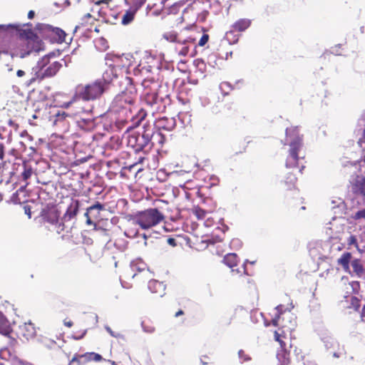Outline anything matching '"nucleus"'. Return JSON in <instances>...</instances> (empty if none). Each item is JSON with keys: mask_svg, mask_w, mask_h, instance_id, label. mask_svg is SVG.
I'll return each instance as SVG.
<instances>
[{"mask_svg": "<svg viewBox=\"0 0 365 365\" xmlns=\"http://www.w3.org/2000/svg\"><path fill=\"white\" fill-rule=\"evenodd\" d=\"M152 71V66H148L141 59L140 63L133 67V73L135 76L138 75H146Z\"/></svg>", "mask_w": 365, "mask_h": 365, "instance_id": "nucleus-20", "label": "nucleus"}, {"mask_svg": "<svg viewBox=\"0 0 365 365\" xmlns=\"http://www.w3.org/2000/svg\"><path fill=\"white\" fill-rule=\"evenodd\" d=\"M143 62L147 64L148 66H152V69L157 68H159V61L154 56L153 54H151L148 51H145L143 53V57L141 58Z\"/></svg>", "mask_w": 365, "mask_h": 365, "instance_id": "nucleus-21", "label": "nucleus"}, {"mask_svg": "<svg viewBox=\"0 0 365 365\" xmlns=\"http://www.w3.org/2000/svg\"><path fill=\"white\" fill-rule=\"evenodd\" d=\"M294 306L291 303L287 308L284 305L279 304L274 308V317L272 319L271 323L274 327L281 326L282 328L287 329L288 331L294 329L297 322L296 317L291 312Z\"/></svg>", "mask_w": 365, "mask_h": 365, "instance_id": "nucleus-4", "label": "nucleus"}, {"mask_svg": "<svg viewBox=\"0 0 365 365\" xmlns=\"http://www.w3.org/2000/svg\"><path fill=\"white\" fill-rule=\"evenodd\" d=\"M141 327L144 332L148 334H152L155 331V327L149 324H146L144 322L141 323Z\"/></svg>", "mask_w": 365, "mask_h": 365, "instance_id": "nucleus-41", "label": "nucleus"}, {"mask_svg": "<svg viewBox=\"0 0 365 365\" xmlns=\"http://www.w3.org/2000/svg\"><path fill=\"white\" fill-rule=\"evenodd\" d=\"M51 32L55 36L56 40L58 42L66 41V33L58 28H51Z\"/></svg>", "mask_w": 365, "mask_h": 365, "instance_id": "nucleus-27", "label": "nucleus"}, {"mask_svg": "<svg viewBox=\"0 0 365 365\" xmlns=\"http://www.w3.org/2000/svg\"><path fill=\"white\" fill-rule=\"evenodd\" d=\"M351 255L349 252L344 253L340 258L338 259V263L341 264L344 269L348 270L349 269V263L350 262Z\"/></svg>", "mask_w": 365, "mask_h": 365, "instance_id": "nucleus-26", "label": "nucleus"}, {"mask_svg": "<svg viewBox=\"0 0 365 365\" xmlns=\"http://www.w3.org/2000/svg\"><path fill=\"white\" fill-rule=\"evenodd\" d=\"M22 167H23V171L21 173V177H22V179L26 181L31 178L34 171H33L31 166H30L26 163H24L22 165Z\"/></svg>", "mask_w": 365, "mask_h": 365, "instance_id": "nucleus-30", "label": "nucleus"}, {"mask_svg": "<svg viewBox=\"0 0 365 365\" xmlns=\"http://www.w3.org/2000/svg\"><path fill=\"white\" fill-rule=\"evenodd\" d=\"M168 242L169 245H172V246H175V240L173 239V238H169L168 240Z\"/></svg>", "mask_w": 365, "mask_h": 365, "instance_id": "nucleus-56", "label": "nucleus"}, {"mask_svg": "<svg viewBox=\"0 0 365 365\" xmlns=\"http://www.w3.org/2000/svg\"><path fill=\"white\" fill-rule=\"evenodd\" d=\"M138 233V231L137 230L128 228L125 231V235L128 237H135Z\"/></svg>", "mask_w": 365, "mask_h": 365, "instance_id": "nucleus-42", "label": "nucleus"}, {"mask_svg": "<svg viewBox=\"0 0 365 365\" xmlns=\"http://www.w3.org/2000/svg\"><path fill=\"white\" fill-rule=\"evenodd\" d=\"M336 344V341H335L334 339H329L324 341V345H325L327 349H329L331 347H334Z\"/></svg>", "mask_w": 365, "mask_h": 365, "instance_id": "nucleus-45", "label": "nucleus"}, {"mask_svg": "<svg viewBox=\"0 0 365 365\" xmlns=\"http://www.w3.org/2000/svg\"><path fill=\"white\" fill-rule=\"evenodd\" d=\"M205 227H212L216 225V230H220L222 233L227 230V227L223 224L222 219H219L217 222L215 221V217L211 213L206 217L203 222Z\"/></svg>", "mask_w": 365, "mask_h": 365, "instance_id": "nucleus-17", "label": "nucleus"}, {"mask_svg": "<svg viewBox=\"0 0 365 365\" xmlns=\"http://www.w3.org/2000/svg\"><path fill=\"white\" fill-rule=\"evenodd\" d=\"M133 140H135L136 150H143L150 143V135L147 133H144L142 135L139 133L133 134L129 137L128 143H132Z\"/></svg>", "mask_w": 365, "mask_h": 365, "instance_id": "nucleus-14", "label": "nucleus"}, {"mask_svg": "<svg viewBox=\"0 0 365 365\" xmlns=\"http://www.w3.org/2000/svg\"><path fill=\"white\" fill-rule=\"evenodd\" d=\"M158 101V96L155 93H148L145 95V103L153 106V105L156 104Z\"/></svg>", "mask_w": 365, "mask_h": 365, "instance_id": "nucleus-28", "label": "nucleus"}, {"mask_svg": "<svg viewBox=\"0 0 365 365\" xmlns=\"http://www.w3.org/2000/svg\"><path fill=\"white\" fill-rule=\"evenodd\" d=\"M11 332V328L10 327L9 322L6 318L0 312V334L8 336V343L11 346H14L16 342L14 338L9 336V334Z\"/></svg>", "mask_w": 365, "mask_h": 365, "instance_id": "nucleus-15", "label": "nucleus"}, {"mask_svg": "<svg viewBox=\"0 0 365 365\" xmlns=\"http://www.w3.org/2000/svg\"><path fill=\"white\" fill-rule=\"evenodd\" d=\"M242 245V242L240 240L238 239H233L232 241H231V243H230V245L232 247H234V248H237L238 247H240Z\"/></svg>", "mask_w": 365, "mask_h": 365, "instance_id": "nucleus-47", "label": "nucleus"}, {"mask_svg": "<svg viewBox=\"0 0 365 365\" xmlns=\"http://www.w3.org/2000/svg\"><path fill=\"white\" fill-rule=\"evenodd\" d=\"M195 64L200 69H203L205 68V62L202 59H197L195 61Z\"/></svg>", "mask_w": 365, "mask_h": 365, "instance_id": "nucleus-49", "label": "nucleus"}, {"mask_svg": "<svg viewBox=\"0 0 365 365\" xmlns=\"http://www.w3.org/2000/svg\"><path fill=\"white\" fill-rule=\"evenodd\" d=\"M356 218H365V209L359 210L356 214Z\"/></svg>", "mask_w": 365, "mask_h": 365, "instance_id": "nucleus-51", "label": "nucleus"}, {"mask_svg": "<svg viewBox=\"0 0 365 365\" xmlns=\"http://www.w3.org/2000/svg\"><path fill=\"white\" fill-rule=\"evenodd\" d=\"M146 0H132L130 8L136 12L145 4Z\"/></svg>", "mask_w": 365, "mask_h": 365, "instance_id": "nucleus-38", "label": "nucleus"}, {"mask_svg": "<svg viewBox=\"0 0 365 365\" xmlns=\"http://www.w3.org/2000/svg\"><path fill=\"white\" fill-rule=\"evenodd\" d=\"M64 325L68 327H71L73 325V322L71 321H64Z\"/></svg>", "mask_w": 365, "mask_h": 365, "instance_id": "nucleus-58", "label": "nucleus"}, {"mask_svg": "<svg viewBox=\"0 0 365 365\" xmlns=\"http://www.w3.org/2000/svg\"><path fill=\"white\" fill-rule=\"evenodd\" d=\"M164 39L169 42H177L178 43V41H180V38H178L177 33L173 31L165 32L163 35Z\"/></svg>", "mask_w": 365, "mask_h": 365, "instance_id": "nucleus-31", "label": "nucleus"}, {"mask_svg": "<svg viewBox=\"0 0 365 365\" xmlns=\"http://www.w3.org/2000/svg\"><path fill=\"white\" fill-rule=\"evenodd\" d=\"M114 66L126 69V73H133L134 65V58L133 55L127 53L120 56H115L113 60Z\"/></svg>", "mask_w": 365, "mask_h": 365, "instance_id": "nucleus-10", "label": "nucleus"}, {"mask_svg": "<svg viewBox=\"0 0 365 365\" xmlns=\"http://www.w3.org/2000/svg\"><path fill=\"white\" fill-rule=\"evenodd\" d=\"M107 81L98 80L86 85H79L76 88V97L84 101L98 98L105 91Z\"/></svg>", "mask_w": 365, "mask_h": 365, "instance_id": "nucleus-5", "label": "nucleus"}, {"mask_svg": "<svg viewBox=\"0 0 365 365\" xmlns=\"http://www.w3.org/2000/svg\"><path fill=\"white\" fill-rule=\"evenodd\" d=\"M53 53L43 56L31 68L30 77L26 81V86H29L36 81H41L46 78L54 76L62 67V64L57 61H52Z\"/></svg>", "mask_w": 365, "mask_h": 365, "instance_id": "nucleus-1", "label": "nucleus"}, {"mask_svg": "<svg viewBox=\"0 0 365 365\" xmlns=\"http://www.w3.org/2000/svg\"><path fill=\"white\" fill-rule=\"evenodd\" d=\"M251 25V20L248 19H242L237 21L233 25V30L235 31L242 32L248 29Z\"/></svg>", "mask_w": 365, "mask_h": 365, "instance_id": "nucleus-22", "label": "nucleus"}, {"mask_svg": "<svg viewBox=\"0 0 365 365\" xmlns=\"http://www.w3.org/2000/svg\"><path fill=\"white\" fill-rule=\"evenodd\" d=\"M333 356H334V357H336V358H339V357H340V354H339V353H337V352H334V353L333 354Z\"/></svg>", "mask_w": 365, "mask_h": 365, "instance_id": "nucleus-63", "label": "nucleus"}, {"mask_svg": "<svg viewBox=\"0 0 365 365\" xmlns=\"http://www.w3.org/2000/svg\"><path fill=\"white\" fill-rule=\"evenodd\" d=\"M105 329L113 337H115V338L121 337V334L120 333L114 332L108 326H106Z\"/></svg>", "mask_w": 365, "mask_h": 365, "instance_id": "nucleus-46", "label": "nucleus"}, {"mask_svg": "<svg viewBox=\"0 0 365 365\" xmlns=\"http://www.w3.org/2000/svg\"><path fill=\"white\" fill-rule=\"evenodd\" d=\"M349 245L354 246L359 252L365 254V232L359 236L351 235L348 240Z\"/></svg>", "mask_w": 365, "mask_h": 365, "instance_id": "nucleus-16", "label": "nucleus"}, {"mask_svg": "<svg viewBox=\"0 0 365 365\" xmlns=\"http://www.w3.org/2000/svg\"><path fill=\"white\" fill-rule=\"evenodd\" d=\"M103 209H104L103 205L102 204H101L100 202H96L93 205L88 207V210H91L93 212L95 211H97L96 214L93 215V217H97L99 215L100 211L103 210Z\"/></svg>", "mask_w": 365, "mask_h": 365, "instance_id": "nucleus-39", "label": "nucleus"}, {"mask_svg": "<svg viewBox=\"0 0 365 365\" xmlns=\"http://www.w3.org/2000/svg\"><path fill=\"white\" fill-rule=\"evenodd\" d=\"M78 211V202H76L75 203L71 204L68 207L66 212L65 214V217H67L70 220L77 215Z\"/></svg>", "mask_w": 365, "mask_h": 365, "instance_id": "nucleus-25", "label": "nucleus"}, {"mask_svg": "<svg viewBox=\"0 0 365 365\" xmlns=\"http://www.w3.org/2000/svg\"><path fill=\"white\" fill-rule=\"evenodd\" d=\"M361 317L363 318V320L365 322V305L364 306L362 309Z\"/></svg>", "mask_w": 365, "mask_h": 365, "instance_id": "nucleus-62", "label": "nucleus"}, {"mask_svg": "<svg viewBox=\"0 0 365 365\" xmlns=\"http://www.w3.org/2000/svg\"><path fill=\"white\" fill-rule=\"evenodd\" d=\"M194 214L198 220H205L206 217L209 215V212H207L204 210L197 207L195 209Z\"/></svg>", "mask_w": 365, "mask_h": 365, "instance_id": "nucleus-36", "label": "nucleus"}, {"mask_svg": "<svg viewBox=\"0 0 365 365\" xmlns=\"http://www.w3.org/2000/svg\"><path fill=\"white\" fill-rule=\"evenodd\" d=\"M73 103H75V104H76V105H78V104H79V103H78V101H76V100H74L73 101H70V102H68V103H65V106L67 108V107L70 106H71V104H73Z\"/></svg>", "mask_w": 365, "mask_h": 365, "instance_id": "nucleus-57", "label": "nucleus"}, {"mask_svg": "<svg viewBox=\"0 0 365 365\" xmlns=\"http://www.w3.org/2000/svg\"><path fill=\"white\" fill-rule=\"evenodd\" d=\"M136 11L130 7L125 11L121 18V24L124 26L128 25L134 20Z\"/></svg>", "mask_w": 365, "mask_h": 365, "instance_id": "nucleus-23", "label": "nucleus"}, {"mask_svg": "<svg viewBox=\"0 0 365 365\" xmlns=\"http://www.w3.org/2000/svg\"><path fill=\"white\" fill-rule=\"evenodd\" d=\"M310 252L314 255V250L319 252V257H327L329 255L339 251L342 248V244L339 242V236L331 237L329 240L324 242H316L315 247L309 245Z\"/></svg>", "mask_w": 365, "mask_h": 365, "instance_id": "nucleus-7", "label": "nucleus"}, {"mask_svg": "<svg viewBox=\"0 0 365 365\" xmlns=\"http://www.w3.org/2000/svg\"><path fill=\"white\" fill-rule=\"evenodd\" d=\"M277 359L279 360V365H288L289 364V358L287 354L282 350L280 352L277 353Z\"/></svg>", "mask_w": 365, "mask_h": 365, "instance_id": "nucleus-35", "label": "nucleus"}, {"mask_svg": "<svg viewBox=\"0 0 365 365\" xmlns=\"http://www.w3.org/2000/svg\"><path fill=\"white\" fill-rule=\"evenodd\" d=\"M4 71L5 73H6L9 76H11V74L13 73L14 72V68L12 66L9 65V64H6L5 65V68H4Z\"/></svg>", "mask_w": 365, "mask_h": 365, "instance_id": "nucleus-48", "label": "nucleus"}, {"mask_svg": "<svg viewBox=\"0 0 365 365\" xmlns=\"http://www.w3.org/2000/svg\"><path fill=\"white\" fill-rule=\"evenodd\" d=\"M6 349H1V350L0 351V356H1V357H3V356H2V355H3L4 353H6Z\"/></svg>", "mask_w": 365, "mask_h": 365, "instance_id": "nucleus-64", "label": "nucleus"}, {"mask_svg": "<svg viewBox=\"0 0 365 365\" xmlns=\"http://www.w3.org/2000/svg\"><path fill=\"white\" fill-rule=\"evenodd\" d=\"M354 167L358 173L350 181L351 190L356 195H365V159L354 163Z\"/></svg>", "mask_w": 365, "mask_h": 365, "instance_id": "nucleus-8", "label": "nucleus"}, {"mask_svg": "<svg viewBox=\"0 0 365 365\" xmlns=\"http://www.w3.org/2000/svg\"><path fill=\"white\" fill-rule=\"evenodd\" d=\"M284 144L289 145L286 167L293 168L297 165L303 148L302 136L299 134L297 127H290L286 129Z\"/></svg>", "mask_w": 365, "mask_h": 365, "instance_id": "nucleus-2", "label": "nucleus"}, {"mask_svg": "<svg viewBox=\"0 0 365 365\" xmlns=\"http://www.w3.org/2000/svg\"><path fill=\"white\" fill-rule=\"evenodd\" d=\"M83 354H76L70 361L68 365H84L87 361L83 357Z\"/></svg>", "mask_w": 365, "mask_h": 365, "instance_id": "nucleus-32", "label": "nucleus"}, {"mask_svg": "<svg viewBox=\"0 0 365 365\" xmlns=\"http://www.w3.org/2000/svg\"><path fill=\"white\" fill-rule=\"evenodd\" d=\"M4 145L0 144V160H2L4 158Z\"/></svg>", "mask_w": 365, "mask_h": 365, "instance_id": "nucleus-53", "label": "nucleus"}, {"mask_svg": "<svg viewBox=\"0 0 365 365\" xmlns=\"http://www.w3.org/2000/svg\"><path fill=\"white\" fill-rule=\"evenodd\" d=\"M85 358V360L88 361H100L103 359L102 356L94 352H88L83 354V356Z\"/></svg>", "mask_w": 365, "mask_h": 365, "instance_id": "nucleus-34", "label": "nucleus"}, {"mask_svg": "<svg viewBox=\"0 0 365 365\" xmlns=\"http://www.w3.org/2000/svg\"><path fill=\"white\" fill-rule=\"evenodd\" d=\"M91 215H93V212L91 210H88V207L86 213L84 214V216L86 217V220L88 219V217H91Z\"/></svg>", "mask_w": 365, "mask_h": 365, "instance_id": "nucleus-55", "label": "nucleus"}, {"mask_svg": "<svg viewBox=\"0 0 365 365\" xmlns=\"http://www.w3.org/2000/svg\"><path fill=\"white\" fill-rule=\"evenodd\" d=\"M178 45L181 46V48H178L179 50L178 53L180 56H186L188 55L192 56L193 51L195 48V39L191 37H188L185 39H181L178 41Z\"/></svg>", "mask_w": 365, "mask_h": 365, "instance_id": "nucleus-12", "label": "nucleus"}, {"mask_svg": "<svg viewBox=\"0 0 365 365\" xmlns=\"http://www.w3.org/2000/svg\"><path fill=\"white\" fill-rule=\"evenodd\" d=\"M36 334L34 325L31 322H25L19 326L18 336L20 338H24L26 340L33 339Z\"/></svg>", "mask_w": 365, "mask_h": 365, "instance_id": "nucleus-13", "label": "nucleus"}, {"mask_svg": "<svg viewBox=\"0 0 365 365\" xmlns=\"http://www.w3.org/2000/svg\"><path fill=\"white\" fill-rule=\"evenodd\" d=\"M347 292H357L359 289V283L356 281H351L349 282L348 287H346Z\"/></svg>", "mask_w": 365, "mask_h": 365, "instance_id": "nucleus-37", "label": "nucleus"}, {"mask_svg": "<svg viewBox=\"0 0 365 365\" xmlns=\"http://www.w3.org/2000/svg\"><path fill=\"white\" fill-rule=\"evenodd\" d=\"M282 336V334L279 333L278 331H274V339L276 341H277L279 343L281 347L283 349L285 346V344L281 339Z\"/></svg>", "mask_w": 365, "mask_h": 365, "instance_id": "nucleus-43", "label": "nucleus"}, {"mask_svg": "<svg viewBox=\"0 0 365 365\" xmlns=\"http://www.w3.org/2000/svg\"><path fill=\"white\" fill-rule=\"evenodd\" d=\"M78 108V110L72 113H66L65 112H58L56 115V120H59L61 119H64L66 116L68 115H79L80 113H81L82 112L84 111L83 108H81V107H77Z\"/></svg>", "mask_w": 365, "mask_h": 365, "instance_id": "nucleus-33", "label": "nucleus"}, {"mask_svg": "<svg viewBox=\"0 0 365 365\" xmlns=\"http://www.w3.org/2000/svg\"><path fill=\"white\" fill-rule=\"evenodd\" d=\"M34 14H35V13L34 11H30L28 14V18L32 19L34 16Z\"/></svg>", "mask_w": 365, "mask_h": 365, "instance_id": "nucleus-60", "label": "nucleus"}, {"mask_svg": "<svg viewBox=\"0 0 365 365\" xmlns=\"http://www.w3.org/2000/svg\"><path fill=\"white\" fill-rule=\"evenodd\" d=\"M163 219V215L158 210L150 208L137 215L133 219L132 223L147 230L159 224Z\"/></svg>", "mask_w": 365, "mask_h": 365, "instance_id": "nucleus-6", "label": "nucleus"}, {"mask_svg": "<svg viewBox=\"0 0 365 365\" xmlns=\"http://www.w3.org/2000/svg\"><path fill=\"white\" fill-rule=\"evenodd\" d=\"M351 267L352 270L350 271V272L354 273L358 277H361L364 275V270L360 260H352L351 262Z\"/></svg>", "mask_w": 365, "mask_h": 365, "instance_id": "nucleus-24", "label": "nucleus"}, {"mask_svg": "<svg viewBox=\"0 0 365 365\" xmlns=\"http://www.w3.org/2000/svg\"><path fill=\"white\" fill-rule=\"evenodd\" d=\"M86 334V330H84L83 334L80 336H75L74 339H77V340L81 339L85 336Z\"/></svg>", "mask_w": 365, "mask_h": 365, "instance_id": "nucleus-59", "label": "nucleus"}, {"mask_svg": "<svg viewBox=\"0 0 365 365\" xmlns=\"http://www.w3.org/2000/svg\"><path fill=\"white\" fill-rule=\"evenodd\" d=\"M41 216L43 219L53 226V230L60 233L63 230V225L58 220V213L55 208H44L41 211Z\"/></svg>", "mask_w": 365, "mask_h": 365, "instance_id": "nucleus-9", "label": "nucleus"}, {"mask_svg": "<svg viewBox=\"0 0 365 365\" xmlns=\"http://www.w3.org/2000/svg\"><path fill=\"white\" fill-rule=\"evenodd\" d=\"M22 36H25L26 38H21L19 42V48L11 53V57L18 56L21 58H25L31 53H38L45 50L43 42L37 36L30 37L31 34V30L22 29Z\"/></svg>", "mask_w": 365, "mask_h": 365, "instance_id": "nucleus-3", "label": "nucleus"}, {"mask_svg": "<svg viewBox=\"0 0 365 365\" xmlns=\"http://www.w3.org/2000/svg\"><path fill=\"white\" fill-rule=\"evenodd\" d=\"M135 96L127 92H123L118 95L113 101V103L119 108L130 110V106L134 102Z\"/></svg>", "mask_w": 365, "mask_h": 365, "instance_id": "nucleus-11", "label": "nucleus"}, {"mask_svg": "<svg viewBox=\"0 0 365 365\" xmlns=\"http://www.w3.org/2000/svg\"><path fill=\"white\" fill-rule=\"evenodd\" d=\"M148 289L151 292L163 297L165 294V285L161 282L153 279L148 282Z\"/></svg>", "mask_w": 365, "mask_h": 365, "instance_id": "nucleus-18", "label": "nucleus"}, {"mask_svg": "<svg viewBox=\"0 0 365 365\" xmlns=\"http://www.w3.org/2000/svg\"><path fill=\"white\" fill-rule=\"evenodd\" d=\"M96 4H100L101 3L108 4L109 1L111 0H93Z\"/></svg>", "mask_w": 365, "mask_h": 365, "instance_id": "nucleus-52", "label": "nucleus"}, {"mask_svg": "<svg viewBox=\"0 0 365 365\" xmlns=\"http://www.w3.org/2000/svg\"><path fill=\"white\" fill-rule=\"evenodd\" d=\"M297 181V178L292 173H288L284 180V183L287 189H291L294 187Z\"/></svg>", "mask_w": 365, "mask_h": 365, "instance_id": "nucleus-29", "label": "nucleus"}, {"mask_svg": "<svg viewBox=\"0 0 365 365\" xmlns=\"http://www.w3.org/2000/svg\"><path fill=\"white\" fill-rule=\"evenodd\" d=\"M208 39H209L208 35L207 34H203L202 36V37L200 38L199 42H198V45L200 46H203L208 41Z\"/></svg>", "mask_w": 365, "mask_h": 365, "instance_id": "nucleus-44", "label": "nucleus"}, {"mask_svg": "<svg viewBox=\"0 0 365 365\" xmlns=\"http://www.w3.org/2000/svg\"><path fill=\"white\" fill-rule=\"evenodd\" d=\"M238 356L240 360V363L247 362L251 361L252 358L250 355L245 354V352L243 350H240L238 351Z\"/></svg>", "mask_w": 365, "mask_h": 365, "instance_id": "nucleus-40", "label": "nucleus"}, {"mask_svg": "<svg viewBox=\"0 0 365 365\" xmlns=\"http://www.w3.org/2000/svg\"><path fill=\"white\" fill-rule=\"evenodd\" d=\"M223 262L231 269L232 272H240L237 269H235L238 262V257L236 254L229 253L226 255L223 259Z\"/></svg>", "mask_w": 365, "mask_h": 365, "instance_id": "nucleus-19", "label": "nucleus"}, {"mask_svg": "<svg viewBox=\"0 0 365 365\" xmlns=\"http://www.w3.org/2000/svg\"><path fill=\"white\" fill-rule=\"evenodd\" d=\"M26 73L24 71L19 69L16 71V76L19 79H21L26 76Z\"/></svg>", "mask_w": 365, "mask_h": 365, "instance_id": "nucleus-50", "label": "nucleus"}, {"mask_svg": "<svg viewBox=\"0 0 365 365\" xmlns=\"http://www.w3.org/2000/svg\"><path fill=\"white\" fill-rule=\"evenodd\" d=\"M25 213L29 216V218L31 217L30 208L28 207H24Z\"/></svg>", "mask_w": 365, "mask_h": 365, "instance_id": "nucleus-54", "label": "nucleus"}, {"mask_svg": "<svg viewBox=\"0 0 365 365\" xmlns=\"http://www.w3.org/2000/svg\"><path fill=\"white\" fill-rule=\"evenodd\" d=\"M86 224L88 225H93V222L91 220V217H88V219L86 220Z\"/></svg>", "mask_w": 365, "mask_h": 365, "instance_id": "nucleus-61", "label": "nucleus"}]
</instances>
